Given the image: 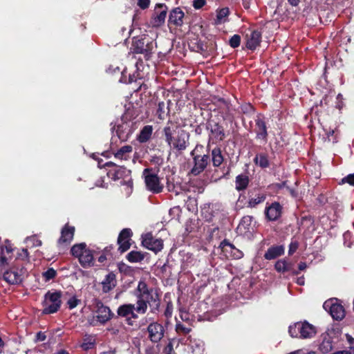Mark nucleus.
Instances as JSON below:
<instances>
[{
	"instance_id": "nucleus-22",
	"label": "nucleus",
	"mask_w": 354,
	"mask_h": 354,
	"mask_svg": "<svg viewBox=\"0 0 354 354\" xmlns=\"http://www.w3.org/2000/svg\"><path fill=\"white\" fill-rule=\"evenodd\" d=\"M285 248L282 245H274L270 247L264 254V258L266 260L275 259L284 254Z\"/></svg>"
},
{
	"instance_id": "nucleus-56",
	"label": "nucleus",
	"mask_w": 354,
	"mask_h": 354,
	"mask_svg": "<svg viewBox=\"0 0 354 354\" xmlns=\"http://www.w3.org/2000/svg\"><path fill=\"white\" fill-rule=\"evenodd\" d=\"M337 102H336V105H335V107L337 109H338L339 110H341L344 106V102H343V95L340 93H339L337 96Z\"/></svg>"
},
{
	"instance_id": "nucleus-19",
	"label": "nucleus",
	"mask_w": 354,
	"mask_h": 354,
	"mask_svg": "<svg viewBox=\"0 0 354 354\" xmlns=\"http://www.w3.org/2000/svg\"><path fill=\"white\" fill-rule=\"evenodd\" d=\"M245 46L248 49L254 50L260 46L262 39L261 32L258 30H252L250 34H247Z\"/></svg>"
},
{
	"instance_id": "nucleus-35",
	"label": "nucleus",
	"mask_w": 354,
	"mask_h": 354,
	"mask_svg": "<svg viewBox=\"0 0 354 354\" xmlns=\"http://www.w3.org/2000/svg\"><path fill=\"white\" fill-rule=\"evenodd\" d=\"M145 257V253L136 250L131 251L126 256V259L130 263H140L144 260Z\"/></svg>"
},
{
	"instance_id": "nucleus-13",
	"label": "nucleus",
	"mask_w": 354,
	"mask_h": 354,
	"mask_svg": "<svg viewBox=\"0 0 354 354\" xmlns=\"http://www.w3.org/2000/svg\"><path fill=\"white\" fill-rule=\"evenodd\" d=\"M254 122L256 139L261 140L264 143H266L268 142V132L266 117L264 115L259 113L257 115Z\"/></svg>"
},
{
	"instance_id": "nucleus-12",
	"label": "nucleus",
	"mask_w": 354,
	"mask_h": 354,
	"mask_svg": "<svg viewBox=\"0 0 354 354\" xmlns=\"http://www.w3.org/2000/svg\"><path fill=\"white\" fill-rule=\"evenodd\" d=\"M147 330L149 339L155 344L160 342L165 333V326L158 322L150 323L147 328Z\"/></svg>"
},
{
	"instance_id": "nucleus-11",
	"label": "nucleus",
	"mask_w": 354,
	"mask_h": 354,
	"mask_svg": "<svg viewBox=\"0 0 354 354\" xmlns=\"http://www.w3.org/2000/svg\"><path fill=\"white\" fill-rule=\"evenodd\" d=\"M134 295L136 297H147L153 301L156 299H161V292L160 290L156 288H149L147 283L142 280L138 282Z\"/></svg>"
},
{
	"instance_id": "nucleus-48",
	"label": "nucleus",
	"mask_w": 354,
	"mask_h": 354,
	"mask_svg": "<svg viewBox=\"0 0 354 354\" xmlns=\"http://www.w3.org/2000/svg\"><path fill=\"white\" fill-rule=\"evenodd\" d=\"M253 218H254L252 216H250V215L244 216L240 222V225L243 226V227L245 229H249L250 226L251 225V224L252 223Z\"/></svg>"
},
{
	"instance_id": "nucleus-49",
	"label": "nucleus",
	"mask_w": 354,
	"mask_h": 354,
	"mask_svg": "<svg viewBox=\"0 0 354 354\" xmlns=\"http://www.w3.org/2000/svg\"><path fill=\"white\" fill-rule=\"evenodd\" d=\"M165 104L164 102H160L158 105V109L156 111V115L158 118L160 120L165 119Z\"/></svg>"
},
{
	"instance_id": "nucleus-44",
	"label": "nucleus",
	"mask_w": 354,
	"mask_h": 354,
	"mask_svg": "<svg viewBox=\"0 0 354 354\" xmlns=\"http://www.w3.org/2000/svg\"><path fill=\"white\" fill-rule=\"evenodd\" d=\"M332 348V342L330 340H324L319 346V350L324 353H328Z\"/></svg>"
},
{
	"instance_id": "nucleus-6",
	"label": "nucleus",
	"mask_w": 354,
	"mask_h": 354,
	"mask_svg": "<svg viewBox=\"0 0 354 354\" xmlns=\"http://www.w3.org/2000/svg\"><path fill=\"white\" fill-rule=\"evenodd\" d=\"M152 168L144 169L142 175L145 178V183L147 190L153 194L161 193L164 186L160 183V178L156 174H151Z\"/></svg>"
},
{
	"instance_id": "nucleus-39",
	"label": "nucleus",
	"mask_w": 354,
	"mask_h": 354,
	"mask_svg": "<svg viewBox=\"0 0 354 354\" xmlns=\"http://www.w3.org/2000/svg\"><path fill=\"white\" fill-rule=\"evenodd\" d=\"M303 326L302 322H297L294 325H291L288 328V333L292 337H301V330L300 328Z\"/></svg>"
},
{
	"instance_id": "nucleus-5",
	"label": "nucleus",
	"mask_w": 354,
	"mask_h": 354,
	"mask_svg": "<svg viewBox=\"0 0 354 354\" xmlns=\"http://www.w3.org/2000/svg\"><path fill=\"white\" fill-rule=\"evenodd\" d=\"M137 299L135 304V310L137 313L144 315L147 313L148 306L150 308V312L151 313H157L160 307L161 299L153 300L142 297H136Z\"/></svg>"
},
{
	"instance_id": "nucleus-60",
	"label": "nucleus",
	"mask_w": 354,
	"mask_h": 354,
	"mask_svg": "<svg viewBox=\"0 0 354 354\" xmlns=\"http://www.w3.org/2000/svg\"><path fill=\"white\" fill-rule=\"evenodd\" d=\"M18 258L23 261L28 260L29 252H28V250L26 248H23L21 250V252L18 253Z\"/></svg>"
},
{
	"instance_id": "nucleus-43",
	"label": "nucleus",
	"mask_w": 354,
	"mask_h": 354,
	"mask_svg": "<svg viewBox=\"0 0 354 354\" xmlns=\"http://www.w3.org/2000/svg\"><path fill=\"white\" fill-rule=\"evenodd\" d=\"M192 330V328L189 327H186L184 324L180 322H178L176 324V331L178 334L187 335Z\"/></svg>"
},
{
	"instance_id": "nucleus-38",
	"label": "nucleus",
	"mask_w": 354,
	"mask_h": 354,
	"mask_svg": "<svg viewBox=\"0 0 354 354\" xmlns=\"http://www.w3.org/2000/svg\"><path fill=\"white\" fill-rule=\"evenodd\" d=\"M230 15V10L227 7L222 8L216 10V24H221L225 21V18Z\"/></svg>"
},
{
	"instance_id": "nucleus-28",
	"label": "nucleus",
	"mask_w": 354,
	"mask_h": 354,
	"mask_svg": "<svg viewBox=\"0 0 354 354\" xmlns=\"http://www.w3.org/2000/svg\"><path fill=\"white\" fill-rule=\"evenodd\" d=\"M275 270L279 272H286L289 271H292L293 274L297 275L299 274V271L292 270V263L288 262L286 259H280L278 260L274 265Z\"/></svg>"
},
{
	"instance_id": "nucleus-15",
	"label": "nucleus",
	"mask_w": 354,
	"mask_h": 354,
	"mask_svg": "<svg viewBox=\"0 0 354 354\" xmlns=\"http://www.w3.org/2000/svg\"><path fill=\"white\" fill-rule=\"evenodd\" d=\"M133 232L130 228H124L120 232L117 243L118 245V250L121 253L127 252L131 245V236Z\"/></svg>"
},
{
	"instance_id": "nucleus-29",
	"label": "nucleus",
	"mask_w": 354,
	"mask_h": 354,
	"mask_svg": "<svg viewBox=\"0 0 354 354\" xmlns=\"http://www.w3.org/2000/svg\"><path fill=\"white\" fill-rule=\"evenodd\" d=\"M96 346V337L95 335L85 334L83 336L82 342L80 344V348L84 351H88L93 349Z\"/></svg>"
},
{
	"instance_id": "nucleus-41",
	"label": "nucleus",
	"mask_w": 354,
	"mask_h": 354,
	"mask_svg": "<svg viewBox=\"0 0 354 354\" xmlns=\"http://www.w3.org/2000/svg\"><path fill=\"white\" fill-rule=\"evenodd\" d=\"M138 314L139 313H137L136 312V310H132L129 317L127 319H125L126 324L129 326L131 327L138 326V324H136L135 319H138Z\"/></svg>"
},
{
	"instance_id": "nucleus-21",
	"label": "nucleus",
	"mask_w": 354,
	"mask_h": 354,
	"mask_svg": "<svg viewBox=\"0 0 354 354\" xmlns=\"http://www.w3.org/2000/svg\"><path fill=\"white\" fill-rule=\"evenodd\" d=\"M3 279L8 283L11 285L19 284L22 282L21 275L19 274L18 271L10 268L6 270L3 273Z\"/></svg>"
},
{
	"instance_id": "nucleus-16",
	"label": "nucleus",
	"mask_w": 354,
	"mask_h": 354,
	"mask_svg": "<svg viewBox=\"0 0 354 354\" xmlns=\"http://www.w3.org/2000/svg\"><path fill=\"white\" fill-rule=\"evenodd\" d=\"M142 244L149 250L157 253L163 248V241L160 239H155L151 232L142 236Z\"/></svg>"
},
{
	"instance_id": "nucleus-10",
	"label": "nucleus",
	"mask_w": 354,
	"mask_h": 354,
	"mask_svg": "<svg viewBox=\"0 0 354 354\" xmlns=\"http://www.w3.org/2000/svg\"><path fill=\"white\" fill-rule=\"evenodd\" d=\"M95 305V313L98 321L101 322V325L106 324L111 319L115 318V315L112 312L111 308L105 306L104 303L98 299H96L94 302Z\"/></svg>"
},
{
	"instance_id": "nucleus-26",
	"label": "nucleus",
	"mask_w": 354,
	"mask_h": 354,
	"mask_svg": "<svg viewBox=\"0 0 354 354\" xmlns=\"http://www.w3.org/2000/svg\"><path fill=\"white\" fill-rule=\"evenodd\" d=\"M79 261L83 268L94 266V254L93 251L86 248L82 256L80 257Z\"/></svg>"
},
{
	"instance_id": "nucleus-27",
	"label": "nucleus",
	"mask_w": 354,
	"mask_h": 354,
	"mask_svg": "<svg viewBox=\"0 0 354 354\" xmlns=\"http://www.w3.org/2000/svg\"><path fill=\"white\" fill-rule=\"evenodd\" d=\"M253 162L257 166L261 169H266L270 166L269 155L266 152H261L257 153L253 160Z\"/></svg>"
},
{
	"instance_id": "nucleus-42",
	"label": "nucleus",
	"mask_w": 354,
	"mask_h": 354,
	"mask_svg": "<svg viewBox=\"0 0 354 354\" xmlns=\"http://www.w3.org/2000/svg\"><path fill=\"white\" fill-rule=\"evenodd\" d=\"M57 276V271L53 268H49L48 270L42 273V277L44 278L45 281H49L53 279Z\"/></svg>"
},
{
	"instance_id": "nucleus-63",
	"label": "nucleus",
	"mask_w": 354,
	"mask_h": 354,
	"mask_svg": "<svg viewBox=\"0 0 354 354\" xmlns=\"http://www.w3.org/2000/svg\"><path fill=\"white\" fill-rule=\"evenodd\" d=\"M150 2H151L150 0H138V6L141 9L145 10L149 7Z\"/></svg>"
},
{
	"instance_id": "nucleus-52",
	"label": "nucleus",
	"mask_w": 354,
	"mask_h": 354,
	"mask_svg": "<svg viewBox=\"0 0 354 354\" xmlns=\"http://www.w3.org/2000/svg\"><path fill=\"white\" fill-rule=\"evenodd\" d=\"M173 312V304L171 301H169L167 304L166 309L165 310V316L167 318L171 317Z\"/></svg>"
},
{
	"instance_id": "nucleus-45",
	"label": "nucleus",
	"mask_w": 354,
	"mask_h": 354,
	"mask_svg": "<svg viewBox=\"0 0 354 354\" xmlns=\"http://www.w3.org/2000/svg\"><path fill=\"white\" fill-rule=\"evenodd\" d=\"M4 251H6L7 254H10L13 251L12 244L8 239L5 240L4 245L1 246V254H3Z\"/></svg>"
},
{
	"instance_id": "nucleus-25",
	"label": "nucleus",
	"mask_w": 354,
	"mask_h": 354,
	"mask_svg": "<svg viewBox=\"0 0 354 354\" xmlns=\"http://www.w3.org/2000/svg\"><path fill=\"white\" fill-rule=\"evenodd\" d=\"M117 285L116 276L113 272H109L106 275L102 282V291L104 293L110 292Z\"/></svg>"
},
{
	"instance_id": "nucleus-58",
	"label": "nucleus",
	"mask_w": 354,
	"mask_h": 354,
	"mask_svg": "<svg viewBox=\"0 0 354 354\" xmlns=\"http://www.w3.org/2000/svg\"><path fill=\"white\" fill-rule=\"evenodd\" d=\"M205 4L206 0H194L192 6L196 10H199L202 8Z\"/></svg>"
},
{
	"instance_id": "nucleus-46",
	"label": "nucleus",
	"mask_w": 354,
	"mask_h": 354,
	"mask_svg": "<svg viewBox=\"0 0 354 354\" xmlns=\"http://www.w3.org/2000/svg\"><path fill=\"white\" fill-rule=\"evenodd\" d=\"M241 39V36L239 35H234L229 40V45L232 48H236L240 46Z\"/></svg>"
},
{
	"instance_id": "nucleus-17",
	"label": "nucleus",
	"mask_w": 354,
	"mask_h": 354,
	"mask_svg": "<svg viewBox=\"0 0 354 354\" xmlns=\"http://www.w3.org/2000/svg\"><path fill=\"white\" fill-rule=\"evenodd\" d=\"M185 13L180 8L171 9L168 17V26L178 28L181 27L184 24Z\"/></svg>"
},
{
	"instance_id": "nucleus-55",
	"label": "nucleus",
	"mask_w": 354,
	"mask_h": 354,
	"mask_svg": "<svg viewBox=\"0 0 354 354\" xmlns=\"http://www.w3.org/2000/svg\"><path fill=\"white\" fill-rule=\"evenodd\" d=\"M46 339V335L45 334V332L39 331L38 333H37V334L35 335L34 342L37 343V342H44Z\"/></svg>"
},
{
	"instance_id": "nucleus-40",
	"label": "nucleus",
	"mask_w": 354,
	"mask_h": 354,
	"mask_svg": "<svg viewBox=\"0 0 354 354\" xmlns=\"http://www.w3.org/2000/svg\"><path fill=\"white\" fill-rule=\"evenodd\" d=\"M239 108L241 113L246 115H251L255 112V108L250 103H243Z\"/></svg>"
},
{
	"instance_id": "nucleus-37",
	"label": "nucleus",
	"mask_w": 354,
	"mask_h": 354,
	"mask_svg": "<svg viewBox=\"0 0 354 354\" xmlns=\"http://www.w3.org/2000/svg\"><path fill=\"white\" fill-rule=\"evenodd\" d=\"M86 249V244L85 243L75 244L71 249V253L73 257L79 259Z\"/></svg>"
},
{
	"instance_id": "nucleus-59",
	"label": "nucleus",
	"mask_w": 354,
	"mask_h": 354,
	"mask_svg": "<svg viewBox=\"0 0 354 354\" xmlns=\"http://www.w3.org/2000/svg\"><path fill=\"white\" fill-rule=\"evenodd\" d=\"M8 258L5 256V254H1V257H0V270L2 272L3 270V269L5 268L6 266H8Z\"/></svg>"
},
{
	"instance_id": "nucleus-30",
	"label": "nucleus",
	"mask_w": 354,
	"mask_h": 354,
	"mask_svg": "<svg viewBox=\"0 0 354 354\" xmlns=\"http://www.w3.org/2000/svg\"><path fill=\"white\" fill-rule=\"evenodd\" d=\"M132 310H135V304H123L118 306L117 308L116 313L117 315H115V318L122 317L125 318L127 319Z\"/></svg>"
},
{
	"instance_id": "nucleus-51",
	"label": "nucleus",
	"mask_w": 354,
	"mask_h": 354,
	"mask_svg": "<svg viewBox=\"0 0 354 354\" xmlns=\"http://www.w3.org/2000/svg\"><path fill=\"white\" fill-rule=\"evenodd\" d=\"M345 183H348L351 186H354V173L348 174L341 180L340 184Z\"/></svg>"
},
{
	"instance_id": "nucleus-23",
	"label": "nucleus",
	"mask_w": 354,
	"mask_h": 354,
	"mask_svg": "<svg viewBox=\"0 0 354 354\" xmlns=\"http://www.w3.org/2000/svg\"><path fill=\"white\" fill-rule=\"evenodd\" d=\"M254 192H256L255 190L254 192L251 190L248 192L249 201L248 202V207H255L259 204L264 202L266 198V195L265 194L261 193L259 192L254 194Z\"/></svg>"
},
{
	"instance_id": "nucleus-18",
	"label": "nucleus",
	"mask_w": 354,
	"mask_h": 354,
	"mask_svg": "<svg viewBox=\"0 0 354 354\" xmlns=\"http://www.w3.org/2000/svg\"><path fill=\"white\" fill-rule=\"evenodd\" d=\"M283 207L279 202H274L265 209L266 217L270 221H277L282 214Z\"/></svg>"
},
{
	"instance_id": "nucleus-62",
	"label": "nucleus",
	"mask_w": 354,
	"mask_h": 354,
	"mask_svg": "<svg viewBox=\"0 0 354 354\" xmlns=\"http://www.w3.org/2000/svg\"><path fill=\"white\" fill-rule=\"evenodd\" d=\"M88 322L92 326H97L101 325V322L98 321L96 315H93L92 317L88 318Z\"/></svg>"
},
{
	"instance_id": "nucleus-57",
	"label": "nucleus",
	"mask_w": 354,
	"mask_h": 354,
	"mask_svg": "<svg viewBox=\"0 0 354 354\" xmlns=\"http://www.w3.org/2000/svg\"><path fill=\"white\" fill-rule=\"evenodd\" d=\"M180 317L183 321L186 322L187 323H189V322L191 321L189 313L183 309H180Z\"/></svg>"
},
{
	"instance_id": "nucleus-36",
	"label": "nucleus",
	"mask_w": 354,
	"mask_h": 354,
	"mask_svg": "<svg viewBox=\"0 0 354 354\" xmlns=\"http://www.w3.org/2000/svg\"><path fill=\"white\" fill-rule=\"evenodd\" d=\"M132 150L133 148L131 145L123 146L114 153V156L120 160H127L128 154L130 153Z\"/></svg>"
},
{
	"instance_id": "nucleus-33",
	"label": "nucleus",
	"mask_w": 354,
	"mask_h": 354,
	"mask_svg": "<svg viewBox=\"0 0 354 354\" xmlns=\"http://www.w3.org/2000/svg\"><path fill=\"white\" fill-rule=\"evenodd\" d=\"M153 133V127L151 125H146L141 130L137 137V140L140 143H145L149 140Z\"/></svg>"
},
{
	"instance_id": "nucleus-61",
	"label": "nucleus",
	"mask_w": 354,
	"mask_h": 354,
	"mask_svg": "<svg viewBox=\"0 0 354 354\" xmlns=\"http://www.w3.org/2000/svg\"><path fill=\"white\" fill-rule=\"evenodd\" d=\"M107 331H109L112 335H119L120 330L119 326H110L106 328Z\"/></svg>"
},
{
	"instance_id": "nucleus-24",
	"label": "nucleus",
	"mask_w": 354,
	"mask_h": 354,
	"mask_svg": "<svg viewBox=\"0 0 354 354\" xmlns=\"http://www.w3.org/2000/svg\"><path fill=\"white\" fill-rule=\"evenodd\" d=\"M220 247L223 252H230L234 259H241L243 255L241 250L236 248V247L227 239H224L221 243Z\"/></svg>"
},
{
	"instance_id": "nucleus-47",
	"label": "nucleus",
	"mask_w": 354,
	"mask_h": 354,
	"mask_svg": "<svg viewBox=\"0 0 354 354\" xmlns=\"http://www.w3.org/2000/svg\"><path fill=\"white\" fill-rule=\"evenodd\" d=\"M81 301L80 299H77L76 295L72 296L67 301V306L68 308L70 310H72L77 306L79 304H80Z\"/></svg>"
},
{
	"instance_id": "nucleus-53",
	"label": "nucleus",
	"mask_w": 354,
	"mask_h": 354,
	"mask_svg": "<svg viewBox=\"0 0 354 354\" xmlns=\"http://www.w3.org/2000/svg\"><path fill=\"white\" fill-rule=\"evenodd\" d=\"M299 243L297 241H292L289 245L288 254L292 255L298 249Z\"/></svg>"
},
{
	"instance_id": "nucleus-50",
	"label": "nucleus",
	"mask_w": 354,
	"mask_h": 354,
	"mask_svg": "<svg viewBox=\"0 0 354 354\" xmlns=\"http://www.w3.org/2000/svg\"><path fill=\"white\" fill-rule=\"evenodd\" d=\"M344 244L346 247L351 248L353 241H351V233L349 231H346L343 234Z\"/></svg>"
},
{
	"instance_id": "nucleus-3",
	"label": "nucleus",
	"mask_w": 354,
	"mask_h": 354,
	"mask_svg": "<svg viewBox=\"0 0 354 354\" xmlns=\"http://www.w3.org/2000/svg\"><path fill=\"white\" fill-rule=\"evenodd\" d=\"M62 292L48 290L44 296L42 314L50 315L57 313L62 305Z\"/></svg>"
},
{
	"instance_id": "nucleus-8",
	"label": "nucleus",
	"mask_w": 354,
	"mask_h": 354,
	"mask_svg": "<svg viewBox=\"0 0 354 354\" xmlns=\"http://www.w3.org/2000/svg\"><path fill=\"white\" fill-rule=\"evenodd\" d=\"M206 129L210 131L209 144L211 140L215 143L222 142L227 136L223 124L214 120H210L207 122Z\"/></svg>"
},
{
	"instance_id": "nucleus-64",
	"label": "nucleus",
	"mask_w": 354,
	"mask_h": 354,
	"mask_svg": "<svg viewBox=\"0 0 354 354\" xmlns=\"http://www.w3.org/2000/svg\"><path fill=\"white\" fill-rule=\"evenodd\" d=\"M174 352L172 341H169V343L164 348V353L166 354H171Z\"/></svg>"
},
{
	"instance_id": "nucleus-31",
	"label": "nucleus",
	"mask_w": 354,
	"mask_h": 354,
	"mask_svg": "<svg viewBox=\"0 0 354 354\" xmlns=\"http://www.w3.org/2000/svg\"><path fill=\"white\" fill-rule=\"evenodd\" d=\"M249 183V176L245 174H241L236 177L235 188L238 192L243 191L247 189Z\"/></svg>"
},
{
	"instance_id": "nucleus-9",
	"label": "nucleus",
	"mask_w": 354,
	"mask_h": 354,
	"mask_svg": "<svg viewBox=\"0 0 354 354\" xmlns=\"http://www.w3.org/2000/svg\"><path fill=\"white\" fill-rule=\"evenodd\" d=\"M324 308L328 311L333 319L342 320L346 315L344 306L337 302V299H330L326 301L323 305Z\"/></svg>"
},
{
	"instance_id": "nucleus-14",
	"label": "nucleus",
	"mask_w": 354,
	"mask_h": 354,
	"mask_svg": "<svg viewBox=\"0 0 354 354\" xmlns=\"http://www.w3.org/2000/svg\"><path fill=\"white\" fill-rule=\"evenodd\" d=\"M168 7L165 3H157L151 17V24L153 27H160L165 22Z\"/></svg>"
},
{
	"instance_id": "nucleus-1",
	"label": "nucleus",
	"mask_w": 354,
	"mask_h": 354,
	"mask_svg": "<svg viewBox=\"0 0 354 354\" xmlns=\"http://www.w3.org/2000/svg\"><path fill=\"white\" fill-rule=\"evenodd\" d=\"M192 158L193 167L189 174L196 176L203 173L211 162L214 167H219L224 161L222 150L219 147H215L210 151L209 144L207 147L196 144L190 152Z\"/></svg>"
},
{
	"instance_id": "nucleus-2",
	"label": "nucleus",
	"mask_w": 354,
	"mask_h": 354,
	"mask_svg": "<svg viewBox=\"0 0 354 354\" xmlns=\"http://www.w3.org/2000/svg\"><path fill=\"white\" fill-rule=\"evenodd\" d=\"M165 142L174 149L178 151H185L189 144V134L183 129H178L176 131L172 130L169 126L163 129Z\"/></svg>"
},
{
	"instance_id": "nucleus-54",
	"label": "nucleus",
	"mask_w": 354,
	"mask_h": 354,
	"mask_svg": "<svg viewBox=\"0 0 354 354\" xmlns=\"http://www.w3.org/2000/svg\"><path fill=\"white\" fill-rule=\"evenodd\" d=\"M218 101L220 102L223 103L225 106L226 109H227V112L228 115L231 117V120H232L234 119V116L230 113V111H231V109H230L231 104H230V103L228 101L225 100L224 98H219Z\"/></svg>"
},
{
	"instance_id": "nucleus-20",
	"label": "nucleus",
	"mask_w": 354,
	"mask_h": 354,
	"mask_svg": "<svg viewBox=\"0 0 354 354\" xmlns=\"http://www.w3.org/2000/svg\"><path fill=\"white\" fill-rule=\"evenodd\" d=\"M75 227L69 225L68 223L64 225L61 230V236L57 241L58 245H68L73 239L75 234Z\"/></svg>"
},
{
	"instance_id": "nucleus-4",
	"label": "nucleus",
	"mask_w": 354,
	"mask_h": 354,
	"mask_svg": "<svg viewBox=\"0 0 354 354\" xmlns=\"http://www.w3.org/2000/svg\"><path fill=\"white\" fill-rule=\"evenodd\" d=\"M153 49V42L149 38L133 37L132 39L130 53L142 54L146 60H149L151 57Z\"/></svg>"
},
{
	"instance_id": "nucleus-34",
	"label": "nucleus",
	"mask_w": 354,
	"mask_h": 354,
	"mask_svg": "<svg viewBox=\"0 0 354 354\" xmlns=\"http://www.w3.org/2000/svg\"><path fill=\"white\" fill-rule=\"evenodd\" d=\"M301 326V338H310L316 334L315 327L308 322H303V326Z\"/></svg>"
},
{
	"instance_id": "nucleus-32",
	"label": "nucleus",
	"mask_w": 354,
	"mask_h": 354,
	"mask_svg": "<svg viewBox=\"0 0 354 354\" xmlns=\"http://www.w3.org/2000/svg\"><path fill=\"white\" fill-rule=\"evenodd\" d=\"M130 133V127L128 123L123 122L117 125L116 134L120 140H127L129 138Z\"/></svg>"
},
{
	"instance_id": "nucleus-7",
	"label": "nucleus",
	"mask_w": 354,
	"mask_h": 354,
	"mask_svg": "<svg viewBox=\"0 0 354 354\" xmlns=\"http://www.w3.org/2000/svg\"><path fill=\"white\" fill-rule=\"evenodd\" d=\"M107 176L112 180L116 181L122 179L121 185H127L131 188L133 187V180L131 177V171L122 166L115 167L107 172Z\"/></svg>"
}]
</instances>
